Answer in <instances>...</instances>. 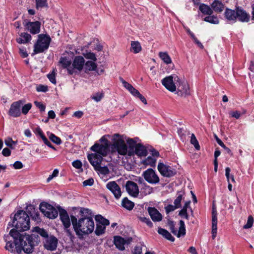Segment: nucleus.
Instances as JSON below:
<instances>
[{
  "mask_svg": "<svg viewBox=\"0 0 254 254\" xmlns=\"http://www.w3.org/2000/svg\"><path fill=\"white\" fill-rule=\"evenodd\" d=\"M9 235L14 238L15 246L17 254L21 253L22 251L26 254H31L33 251L34 247L38 244V239L35 234L20 236L18 239H16V236L18 235V233L13 229L10 231Z\"/></svg>",
  "mask_w": 254,
  "mask_h": 254,
  "instance_id": "obj_1",
  "label": "nucleus"
},
{
  "mask_svg": "<svg viewBox=\"0 0 254 254\" xmlns=\"http://www.w3.org/2000/svg\"><path fill=\"white\" fill-rule=\"evenodd\" d=\"M71 222L76 235L79 239H82L85 235L91 233L95 227L92 218L80 217L78 219L73 215L70 216Z\"/></svg>",
  "mask_w": 254,
  "mask_h": 254,
  "instance_id": "obj_2",
  "label": "nucleus"
},
{
  "mask_svg": "<svg viewBox=\"0 0 254 254\" xmlns=\"http://www.w3.org/2000/svg\"><path fill=\"white\" fill-rule=\"evenodd\" d=\"M13 225L17 231H24L30 228V219L29 215L23 210H18L15 214L13 220Z\"/></svg>",
  "mask_w": 254,
  "mask_h": 254,
  "instance_id": "obj_3",
  "label": "nucleus"
},
{
  "mask_svg": "<svg viewBox=\"0 0 254 254\" xmlns=\"http://www.w3.org/2000/svg\"><path fill=\"white\" fill-rule=\"evenodd\" d=\"M112 141L113 143L111 146L112 153L113 154L117 152L120 155L123 156L127 155L128 156L127 146L123 135L118 133L114 134L113 136Z\"/></svg>",
  "mask_w": 254,
  "mask_h": 254,
  "instance_id": "obj_4",
  "label": "nucleus"
},
{
  "mask_svg": "<svg viewBox=\"0 0 254 254\" xmlns=\"http://www.w3.org/2000/svg\"><path fill=\"white\" fill-rule=\"evenodd\" d=\"M127 141L129 146L128 156H131L134 154L140 157L147 155V151L143 145L136 143L132 138H128Z\"/></svg>",
  "mask_w": 254,
  "mask_h": 254,
  "instance_id": "obj_5",
  "label": "nucleus"
},
{
  "mask_svg": "<svg viewBox=\"0 0 254 254\" xmlns=\"http://www.w3.org/2000/svg\"><path fill=\"white\" fill-rule=\"evenodd\" d=\"M51 39L49 35L40 34L38 39L34 45V54L40 53L47 50L50 45Z\"/></svg>",
  "mask_w": 254,
  "mask_h": 254,
  "instance_id": "obj_6",
  "label": "nucleus"
},
{
  "mask_svg": "<svg viewBox=\"0 0 254 254\" xmlns=\"http://www.w3.org/2000/svg\"><path fill=\"white\" fill-rule=\"evenodd\" d=\"M178 82H179V77L175 74L167 76L161 80L162 85L167 90L172 92L176 90Z\"/></svg>",
  "mask_w": 254,
  "mask_h": 254,
  "instance_id": "obj_7",
  "label": "nucleus"
},
{
  "mask_svg": "<svg viewBox=\"0 0 254 254\" xmlns=\"http://www.w3.org/2000/svg\"><path fill=\"white\" fill-rule=\"evenodd\" d=\"M40 210L45 216L50 219H55L58 215L57 209L46 202H42L40 204Z\"/></svg>",
  "mask_w": 254,
  "mask_h": 254,
  "instance_id": "obj_8",
  "label": "nucleus"
},
{
  "mask_svg": "<svg viewBox=\"0 0 254 254\" xmlns=\"http://www.w3.org/2000/svg\"><path fill=\"white\" fill-rule=\"evenodd\" d=\"M84 64L85 60L83 57L81 56L75 57L72 64V67L67 68L68 73L73 74L77 71H81L84 67Z\"/></svg>",
  "mask_w": 254,
  "mask_h": 254,
  "instance_id": "obj_9",
  "label": "nucleus"
},
{
  "mask_svg": "<svg viewBox=\"0 0 254 254\" xmlns=\"http://www.w3.org/2000/svg\"><path fill=\"white\" fill-rule=\"evenodd\" d=\"M157 168L160 173L165 177H172L175 176L177 173L174 168L163 163H159Z\"/></svg>",
  "mask_w": 254,
  "mask_h": 254,
  "instance_id": "obj_10",
  "label": "nucleus"
},
{
  "mask_svg": "<svg viewBox=\"0 0 254 254\" xmlns=\"http://www.w3.org/2000/svg\"><path fill=\"white\" fill-rule=\"evenodd\" d=\"M24 101L20 100L12 103L10 106L8 114L12 117H18L21 115L20 109Z\"/></svg>",
  "mask_w": 254,
  "mask_h": 254,
  "instance_id": "obj_11",
  "label": "nucleus"
},
{
  "mask_svg": "<svg viewBox=\"0 0 254 254\" xmlns=\"http://www.w3.org/2000/svg\"><path fill=\"white\" fill-rule=\"evenodd\" d=\"M144 179L149 183L156 184L159 182V178L152 169H148L143 173Z\"/></svg>",
  "mask_w": 254,
  "mask_h": 254,
  "instance_id": "obj_12",
  "label": "nucleus"
},
{
  "mask_svg": "<svg viewBox=\"0 0 254 254\" xmlns=\"http://www.w3.org/2000/svg\"><path fill=\"white\" fill-rule=\"evenodd\" d=\"M91 150L95 152L94 153L100 154L102 157L106 156L109 150V145L99 144L98 143H95L90 148Z\"/></svg>",
  "mask_w": 254,
  "mask_h": 254,
  "instance_id": "obj_13",
  "label": "nucleus"
},
{
  "mask_svg": "<svg viewBox=\"0 0 254 254\" xmlns=\"http://www.w3.org/2000/svg\"><path fill=\"white\" fill-rule=\"evenodd\" d=\"M178 94L182 96H187L190 95V86L188 83L185 81H182L179 78L177 85Z\"/></svg>",
  "mask_w": 254,
  "mask_h": 254,
  "instance_id": "obj_14",
  "label": "nucleus"
},
{
  "mask_svg": "<svg viewBox=\"0 0 254 254\" xmlns=\"http://www.w3.org/2000/svg\"><path fill=\"white\" fill-rule=\"evenodd\" d=\"M23 23L27 30L31 34H36L40 32L41 23L39 21L27 22L24 20Z\"/></svg>",
  "mask_w": 254,
  "mask_h": 254,
  "instance_id": "obj_15",
  "label": "nucleus"
},
{
  "mask_svg": "<svg viewBox=\"0 0 254 254\" xmlns=\"http://www.w3.org/2000/svg\"><path fill=\"white\" fill-rule=\"evenodd\" d=\"M58 239L54 236H51L47 238L44 242V246L46 249L53 251L56 249Z\"/></svg>",
  "mask_w": 254,
  "mask_h": 254,
  "instance_id": "obj_16",
  "label": "nucleus"
},
{
  "mask_svg": "<svg viewBox=\"0 0 254 254\" xmlns=\"http://www.w3.org/2000/svg\"><path fill=\"white\" fill-rule=\"evenodd\" d=\"M87 158L91 164L94 167L95 170L100 167L103 160L102 155L97 154V153L89 154L87 156Z\"/></svg>",
  "mask_w": 254,
  "mask_h": 254,
  "instance_id": "obj_17",
  "label": "nucleus"
},
{
  "mask_svg": "<svg viewBox=\"0 0 254 254\" xmlns=\"http://www.w3.org/2000/svg\"><path fill=\"white\" fill-rule=\"evenodd\" d=\"M126 188L127 192L130 195L136 197L139 193V189L137 184L131 181H128L126 183Z\"/></svg>",
  "mask_w": 254,
  "mask_h": 254,
  "instance_id": "obj_18",
  "label": "nucleus"
},
{
  "mask_svg": "<svg viewBox=\"0 0 254 254\" xmlns=\"http://www.w3.org/2000/svg\"><path fill=\"white\" fill-rule=\"evenodd\" d=\"M237 19L242 22H248L250 15L246 10L241 7H236Z\"/></svg>",
  "mask_w": 254,
  "mask_h": 254,
  "instance_id": "obj_19",
  "label": "nucleus"
},
{
  "mask_svg": "<svg viewBox=\"0 0 254 254\" xmlns=\"http://www.w3.org/2000/svg\"><path fill=\"white\" fill-rule=\"evenodd\" d=\"M106 187L114 194L116 198L118 199L121 197L122 194L121 188L115 182H109Z\"/></svg>",
  "mask_w": 254,
  "mask_h": 254,
  "instance_id": "obj_20",
  "label": "nucleus"
},
{
  "mask_svg": "<svg viewBox=\"0 0 254 254\" xmlns=\"http://www.w3.org/2000/svg\"><path fill=\"white\" fill-rule=\"evenodd\" d=\"M60 219L61 220L64 228L67 229L70 226V220L66 211L64 209H59Z\"/></svg>",
  "mask_w": 254,
  "mask_h": 254,
  "instance_id": "obj_21",
  "label": "nucleus"
},
{
  "mask_svg": "<svg viewBox=\"0 0 254 254\" xmlns=\"http://www.w3.org/2000/svg\"><path fill=\"white\" fill-rule=\"evenodd\" d=\"M217 231V217L215 208H213L212 212V237L214 239L216 237Z\"/></svg>",
  "mask_w": 254,
  "mask_h": 254,
  "instance_id": "obj_22",
  "label": "nucleus"
},
{
  "mask_svg": "<svg viewBox=\"0 0 254 254\" xmlns=\"http://www.w3.org/2000/svg\"><path fill=\"white\" fill-rule=\"evenodd\" d=\"M148 212L153 221L159 222L162 220V215L155 208L149 207Z\"/></svg>",
  "mask_w": 254,
  "mask_h": 254,
  "instance_id": "obj_23",
  "label": "nucleus"
},
{
  "mask_svg": "<svg viewBox=\"0 0 254 254\" xmlns=\"http://www.w3.org/2000/svg\"><path fill=\"white\" fill-rule=\"evenodd\" d=\"M236 10H232L231 9L226 8L225 11V17L229 21H233L235 22L237 20Z\"/></svg>",
  "mask_w": 254,
  "mask_h": 254,
  "instance_id": "obj_24",
  "label": "nucleus"
},
{
  "mask_svg": "<svg viewBox=\"0 0 254 254\" xmlns=\"http://www.w3.org/2000/svg\"><path fill=\"white\" fill-rule=\"evenodd\" d=\"M114 244L116 247L120 250L125 249V244L126 240L120 236H115L114 237Z\"/></svg>",
  "mask_w": 254,
  "mask_h": 254,
  "instance_id": "obj_25",
  "label": "nucleus"
},
{
  "mask_svg": "<svg viewBox=\"0 0 254 254\" xmlns=\"http://www.w3.org/2000/svg\"><path fill=\"white\" fill-rule=\"evenodd\" d=\"M97 65L94 61H88L84 64V70L86 73H88L90 71H96Z\"/></svg>",
  "mask_w": 254,
  "mask_h": 254,
  "instance_id": "obj_26",
  "label": "nucleus"
},
{
  "mask_svg": "<svg viewBox=\"0 0 254 254\" xmlns=\"http://www.w3.org/2000/svg\"><path fill=\"white\" fill-rule=\"evenodd\" d=\"M211 7L215 12L220 13L224 10V5L220 0H215L211 4Z\"/></svg>",
  "mask_w": 254,
  "mask_h": 254,
  "instance_id": "obj_27",
  "label": "nucleus"
},
{
  "mask_svg": "<svg viewBox=\"0 0 254 254\" xmlns=\"http://www.w3.org/2000/svg\"><path fill=\"white\" fill-rule=\"evenodd\" d=\"M31 39V36L27 33H21L20 37L17 38L16 41L19 44H25Z\"/></svg>",
  "mask_w": 254,
  "mask_h": 254,
  "instance_id": "obj_28",
  "label": "nucleus"
},
{
  "mask_svg": "<svg viewBox=\"0 0 254 254\" xmlns=\"http://www.w3.org/2000/svg\"><path fill=\"white\" fill-rule=\"evenodd\" d=\"M158 233L165 237L166 239L171 242H174L175 240L174 238L171 235V234L167 230L164 229L158 228Z\"/></svg>",
  "mask_w": 254,
  "mask_h": 254,
  "instance_id": "obj_29",
  "label": "nucleus"
},
{
  "mask_svg": "<svg viewBox=\"0 0 254 254\" xmlns=\"http://www.w3.org/2000/svg\"><path fill=\"white\" fill-rule=\"evenodd\" d=\"M199 8L201 12L205 15H210L213 13V10L210 7L204 3L201 4L199 5Z\"/></svg>",
  "mask_w": 254,
  "mask_h": 254,
  "instance_id": "obj_30",
  "label": "nucleus"
},
{
  "mask_svg": "<svg viewBox=\"0 0 254 254\" xmlns=\"http://www.w3.org/2000/svg\"><path fill=\"white\" fill-rule=\"evenodd\" d=\"M122 205L129 210H132L134 206V203L128 200L127 197H125L122 200Z\"/></svg>",
  "mask_w": 254,
  "mask_h": 254,
  "instance_id": "obj_31",
  "label": "nucleus"
},
{
  "mask_svg": "<svg viewBox=\"0 0 254 254\" xmlns=\"http://www.w3.org/2000/svg\"><path fill=\"white\" fill-rule=\"evenodd\" d=\"M130 50L135 54L140 52L141 51V46L140 43L138 41H131Z\"/></svg>",
  "mask_w": 254,
  "mask_h": 254,
  "instance_id": "obj_32",
  "label": "nucleus"
},
{
  "mask_svg": "<svg viewBox=\"0 0 254 254\" xmlns=\"http://www.w3.org/2000/svg\"><path fill=\"white\" fill-rule=\"evenodd\" d=\"M180 227L179 231H177V234L176 235L178 238L182 236H184L186 234V228L184 222L181 220L179 222Z\"/></svg>",
  "mask_w": 254,
  "mask_h": 254,
  "instance_id": "obj_33",
  "label": "nucleus"
},
{
  "mask_svg": "<svg viewBox=\"0 0 254 254\" xmlns=\"http://www.w3.org/2000/svg\"><path fill=\"white\" fill-rule=\"evenodd\" d=\"M185 193L184 192H178L177 196L176 198L175 199L174 204V205L178 208H179L181 207V201L183 198V196Z\"/></svg>",
  "mask_w": 254,
  "mask_h": 254,
  "instance_id": "obj_34",
  "label": "nucleus"
},
{
  "mask_svg": "<svg viewBox=\"0 0 254 254\" xmlns=\"http://www.w3.org/2000/svg\"><path fill=\"white\" fill-rule=\"evenodd\" d=\"M204 21L213 24H218L219 20L218 17L215 15H208L204 18Z\"/></svg>",
  "mask_w": 254,
  "mask_h": 254,
  "instance_id": "obj_35",
  "label": "nucleus"
},
{
  "mask_svg": "<svg viewBox=\"0 0 254 254\" xmlns=\"http://www.w3.org/2000/svg\"><path fill=\"white\" fill-rule=\"evenodd\" d=\"M159 57L166 64H171L172 60L169 55L166 52H160Z\"/></svg>",
  "mask_w": 254,
  "mask_h": 254,
  "instance_id": "obj_36",
  "label": "nucleus"
},
{
  "mask_svg": "<svg viewBox=\"0 0 254 254\" xmlns=\"http://www.w3.org/2000/svg\"><path fill=\"white\" fill-rule=\"evenodd\" d=\"M95 219L97 222H99V224H101L103 226H107L110 224L109 221L104 218L101 215H96L95 217Z\"/></svg>",
  "mask_w": 254,
  "mask_h": 254,
  "instance_id": "obj_37",
  "label": "nucleus"
},
{
  "mask_svg": "<svg viewBox=\"0 0 254 254\" xmlns=\"http://www.w3.org/2000/svg\"><path fill=\"white\" fill-rule=\"evenodd\" d=\"M80 214L81 217H88L89 218H92V211L90 209L85 208H81L80 210Z\"/></svg>",
  "mask_w": 254,
  "mask_h": 254,
  "instance_id": "obj_38",
  "label": "nucleus"
},
{
  "mask_svg": "<svg viewBox=\"0 0 254 254\" xmlns=\"http://www.w3.org/2000/svg\"><path fill=\"white\" fill-rule=\"evenodd\" d=\"M60 63L62 65L64 68L72 67L70 66L71 62L69 59L66 57H62L60 60Z\"/></svg>",
  "mask_w": 254,
  "mask_h": 254,
  "instance_id": "obj_39",
  "label": "nucleus"
},
{
  "mask_svg": "<svg viewBox=\"0 0 254 254\" xmlns=\"http://www.w3.org/2000/svg\"><path fill=\"white\" fill-rule=\"evenodd\" d=\"M5 249L10 253L15 254L16 251V246H15V242L13 244L11 242H7L5 246Z\"/></svg>",
  "mask_w": 254,
  "mask_h": 254,
  "instance_id": "obj_40",
  "label": "nucleus"
},
{
  "mask_svg": "<svg viewBox=\"0 0 254 254\" xmlns=\"http://www.w3.org/2000/svg\"><path fill=\"white\" fill-rule=\"evenodd\" d=\"M34 230L42 237L45 238V239L49 237L47 232L44 229L36 227L34 228Z\"/></svg>",
  "mask_w": 254,
  "mask_h": 254,
  "instance_id": "obj_41",
  "label": "nucleus"
},
{
  "mask_svg": "<svg viewBox=\"0 0 254 254\" xmlns=\"http://www.w3.org/2000/svg\"><path fill=\"white\" fill-rule=\"evenodd\" d=\"M36 1V8L37 9L43 7H47L48 3L47 0H35Z\"/></svg>",
  "mask_w": 254,
  "mask_h": 254,
  "instance_id": "obj_42",
  "label": "nucleus"
},
{
  "mask_svg": "<svg viewBox=\"0 0 254 254\" xmlns=\"http://www.w3.org/2000/svg\"><path fill=\"white\" fill-rule=\"evenodd\" d=\"M190 143L192 145H193L194 148L197 150H200V146L199 145L198 142L195 136V135L193 133H192L191 134L190 137Z\"/></svg>",
  "mask_w": 254,
  "mask_h": 254,
  "instance_id": "obj_43",
  "label": "nucleus"
},
{
  "mask_svg": "<svg viewBox=\"0 0 254 254\" xmlns=\"http://www.w3.org/2000/svg\"><path fill=\"white\" fill-rule=\"evenodd\" d=\"M215 137L218 144L219 145H220L222 147H223L227 153L230 154L231 155H232V153L230 149L226 147V145L224 144V143L222 141V140L220 139H219L217 136L215 135Z\"/></svg>",
  "mask_w": 254,
  "mask_h": 254,
  "instance_id": "obj_44",
  "label": "nucleus"
},
{
  "mask_svg": "<svg viewBox=\"0 0 254 254\" xmlns=\"http://www.w3.org/2000/svg\"><path fill=\"white\" fill-rule=\"evenodd\" d=\"M105 230V226H103L101 224H99V223H97L96 225V228L95 229V234L99 236L100 235H102L103 234Z\"/></svg>",
  "mask_w": 254,
  "mask_h": 254,
  "instance_id": "obj_45",
  "label": "nucleus"
},
{
  "mask_svg": "<svg viewBox=\"0 0 254 254\" xmlns=\"http://www.w3.org/2000/svg\"><path fill=\"white\" fill-rule=\"evenodd\" d=\"M83 55L84 57L87 59L92 60V61L96 62L97 61V58L95 54L92 52H86L83 53Z\"/></svg>",
  "mask_w": 254,
  "mask_h": 254,
  "instance_id": "obj_46",
  "label": "nucleus"
},
{
  "mask_svg": "<svg viewBox=\"0 0 254 254\" xmlns=\"http://www.w3.org/2000/svg\"><path fill=\"white\" fill-rule=\"evenodd\" d=\"M49 139L54 143L57 144H60L61 143V139L56 136L53 133H51L49 135Z\"/></svg>",
  "mask_w": 254,
  "mask_h": 254,
  "instance_id": "obj_47",
  "label": "nucleus"
},
{
  "mask_svg": "<svg viewBox=\"0 0 254 254\" xmlns=\"http://www.w3.org/2000/svg\"><path fill=\"white\" fill-rule=\"evenodd\" d=\"M95 170L98 171L101 174L104 175H108L110 173L109 170L107 166L101 167L100 165V167L95 169Z\"/></svg>",
  "mask_w": 254,
  "mask_h": 254,
  "instance_id": "obj_48",
  "label": "nucleus"
},
{
  "mask_svg": "<svg viewBox=\"0 0 254 254\" xmlns=\"http://www.w3.org/2000/svg\"><path fill=\"white\" fill-rule=\"evenodd\" d=\"M56 72L55 69H54L51 73L47 75V77L49 80L54 84H56Z\"/></svg>",
  "mask_w": 254,
  "mask_h": 254,
  "instance_id": "obj_49",
  "label": "nucleus"
},
{
  "mask_svg": "<svg viewBox=\"0 0 254 254\" xmlns=\"http://www.w3.org/2000/svg\"><path fill=\"white\" fill-rule=\"evenodd\" d=\"M4 142L6 145L11 149H13L14 147L13 146L16 145L17 143L16 141L12 140L11 138H7L5 140Z\"/></svg>",
  "mask_w": 254,
  "mask_h": 254,
  "instance_id": "obj_50",
  "label": "nucleus"
},
{
  "mask_svg": "<svg viewBox=\"0 0 254 254\" xmlns=\"http://www.w3.org/2000/svg\"><path fill=\"white\" fill-rule=\"evenodd\" d=\"M32 107L31 103H27L24 105L21 108V112L24 115H26Z\"/></svg>",
  "mask_w": 254,
  "mask_h": 254,
  "instance_id": "obj_51",
  "label": "nucleus"
},
{
  "mask_svg": "<svg viewBox=\"0 0 254 254\" xmlns=\"http://www.w3.org/2000/svg\"><path fill=\"white\" fill-rule=\"evenodd\" d=\"M254 223V218L252 216L250 215L248 217L247 222L246 225L244 226V229H249L252 227Z\"/></svg>",
  "mask_w": 254,
  "mask_h": 254,
  "instance_id": "obj_52",
  "label": "nucleus"
},
{
  "mask_svg": "<svg viewBox=\"0 0 254 254\" xmlns=\"http://www.w3.org/2000/svg\"><path fill=\"white\" fill-rule=\"evenodd\" d=\"M138 219L140 221L146 223L149 227H152L153 224L148 218L144 216H139L138 217Z\"/></svg>",
  "mask_w": 254,
  "mask_h": 254,
  "instance_id": "obj_53",
  "label": "nucleus"
},
{
  "mask_svg": "<svg viewBox=\"0 0 254 254\" xmlns=\"http://www.w3.org/2000/svg\"><path fill=\"white\" fill-rule=\"evenodd\" d=\"M168 225L170 228L171 232L174 234H177V230L175 229L174 222L173 221L169 220Z\"/></svg>",
  "mask_w": 254,
  "mask_h": 254,
  "instance_id": "obj_54",
  "label": "nucleus"
},
{
  "mask_svg": "<svg viewBox=\"0 0 254 254\" xmlns=\"http://www.w3.org/2000/svg\"><path fill=\"white\" fill-rule=\"evenodd\" d=\"M142 189L144 190L146 194H150L153 192V188L147 185L146 184H144Z\"/></svg>",
  "mask_w": 254,
  "mask_h": 254,
  "instance_id": "obj_55",
  "label": "nucleus"
},
{
  "mask_svg": "<svg viewBox=\"0 0 254 254\" xmlns=\"http://www.w3.org/2000/svg\"><path fill=\"white\" fill-rule=\"evenodd\" d=\"M33 209L34 210V208L33 207V205H30L29 206H28L27 209V212L29 213V215L35 220H37L38 218H39V214H38V213H36L35 214H34V215H33L31 212H29L28 211V209Z\"/></svg>",
  "mask_w": 254,
  "mask_h": 254,
  "instance_id": "obj_56",
  "label": "nucleus"
},
{
  "mask_svg": "<svg viewBox=\"0 0 254 254\" xmlns=\"http://www.w3.org/2000/svg\"><path fill=\"white\" fill-rule=\"evenodd\" d=\"M165 210L167 214L170 212L173 211L178 208L175 205L169 204L165 207Z\"/></svg>",
  "mask_w": 254,
  "mask_h": 254,
  "instance_id": "obj_57",
  "label": "nucleus"
},
{
  "mask_svg": "<svg viewBox=\"0 0 254 254\" xmlns=\"http://www.w3.org/2000/svg\"><path fill=\"white\" fill-rule=\"evenodd\" d=\"M103 96V93L98 92L92 97V99L96 102H99L102 99Z\"/></svg>",
  "mask_w": 254,
  "mask_h": 254,
  "instance_id": "obj_58",
  "label": "nucleus"
},
{
  "mask_svg": "<svg viewBox=\"0 0 254 254\" xmlns=\"http://www.w3.org/2000/svg\"><path fill=\"white\" fill-rule=\"evenodd\" d=\"M48 87L43 85H39L36 88L38 92H46L48 91Z\"/></svg>",
  "mask_w": 254,
  "mask_h": 254,
  "instance_id": "obj_59",
  "label": "nucleus"
},
{
  "mask_svg": "<svg viewBox=\"0 0 254 254\" xmlns=\"http://www.w3.org/2000/svg\"><path fill=\"white\" fill-rule=\"evenodd\" d=\"M94 182L93 178H89L83 182V185L84 186H91L93 185Z\"/></svg>",
  "mask_w": 254,
  "mask_h": 254,
  "instance_id": "obj_60",
  "label": "nucleus"
},
{
  "mask_svg": "<svg viewBox=\"0 0 254 254\" xmlns=\"http://www.w3.org/2000/svg\"><path fill=\"white\" fill-rule=\"evenodd\" d=\"M34 104L36 105V106L37 107H38L40 111L43 112V111H45V108H46L45 106L41 102H39L38 101H35L34 102Z\"/></svg>",
  "mask_w": 254,
  "mask_h": 254,
  "instance_id": "obj_61",
  "label": "nucleus"
},
{
  "mask_svg": "<svg viewBox=\"0 0 254 254\" xmlns=\"http://www.w3.org/2000/svg\"><path fill=\"white\" fill-rule=\"evenodd\" d=\"M72 166L76 168V169H80L82 167V163L79 160H75L72 163Z\"/></svg>",
  "mask_w": 254,
  "mask_h": 254,
  "instance_id": "obj_62",
  "label": "nucleus"
},
{
  "mask_svg": "<svg viewBox=\"0 0 254 254\" xmlns=\"http://www.w3.org/2000/svg\"><path fill=\"white\" fill-rule=\"evenodd\" d=\"M142 248L141 246H136L133 250V254H141Z\"/></svg>",
  "mask_w": 254,
  "mask_h": 254,
  "instance_id": "obj_63",
  "label": "nucleus"
},
{
  "mask_svg": "<svg viewBox=\"0 0 254 254\" xmlns=\"http://www.w3.org/2000/svg\"><path fill=\"white\" fill-rule=\"evenodd\" d=\"M155 160L151 157H148L145 161L144 163L147 165H153L155 164Z\"/></svg>",
  "mask_w": 254,
  "mask_h": 254,
  "instance_id": "obj_64",
  "label": "nucleus"
}]
</instances>
